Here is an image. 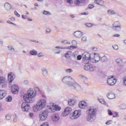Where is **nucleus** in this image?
<instances>
[{
  "instance_id": "obj_1",
  "label": "nucleus",
  "mask_w": 126,
  "mask_h": 126,
  "mask_svg": "<svg viewBox=\"0 0 126 126\" xmlns=\"http://www.w3.org/2000/svg\"><path fill=\"white\" fill-rule=\"evenodd\" d=\"M36 96V91L34 90L32 88H30L27 93L24 95L23 98L26 102H23L21 104V109L23 112L26 113H29L31 107L30 104L28 103H33L34 102L35 99L34 98Z\"/></svg>"
},
{
  "instance_id": "obj_2",
  "label": "nucleus",
  "mask_w": 126,
  "mask_h": 126,
  "mask_svg": "<svg viewBox=\"0 0 126 126\" xmlns=\"http://www.w3.org/2000/svg\"><path fill=\"white\" fill-rule=\"evenodd\" d=\"M61 107L54 103H51L49 105V108L45 110H42L39 114V119L41 122H44L47 120L49 116V113H55V111H61Z\"/></svg>"
},
{
  "instance_id": "obj_3",
  "label": "nucleus",
  "mask_w": 126,
  "mask_h": 126,
  "mask_svg": "<svg viewBox=\"0 0 126 126\" xmlns=\"http://www.w3.org/2000/svg\"><path fill=\"white\" fill-rule=\"evenodd\" d=\"M62 81L64 84H66L71 89H74V90H76V91H82V90L81 86L75 82L74 79L69 76H64Z\"/></svg>"
},
{
  "instance_id": "obj_4",
  "label": "nucleus",
  "mask_w": 126,
  "mask_h": 126,
  "mask_svg": "<svg viewBox=\"0 0 126 126\" xmlns=\"http://www.w3.org/2000/svg\"><path fill=\"white\" fill-rule=\"evenodd\" d=\"M47 105V100L46 99H39L36 105L33 107V111L34 113H37L38 111H42Z\"/></svg>"
},
{
  "instance_id": "obj_5",
  "label": "nucleus",
  "mask_w": 126,
  "mask_h": 126,
  "mask_svg": "<svg viewBox=\"0 0 126 126\" xmlns=\"http://www.w3.org/2000/svg\"><path fill=\"white\" fill-rule=\"evenodd\" d=\"M87 112L88 116L87 120L88 122H90V123L95 122V120H96V112H97V109L94 107H90Z\"/></svg>"
},
{
  "instance_id": "obj_6",
  "label": "nucleus",
  "mask_w": 126,
  "mask_h": 126,
  "mask_svg": "<svg viewBox=\"0 0 126 126\" xmlns=\"http://www.w3.org/2000/svg\"><path fill=\"white\" fill-rule=\"evenodd\" d=\"M92 59L91 60V63H96L99 62L100 60V54L98 53H92L91 54Z\"/></svg>"
},
{
  "instance_id": "obj_7",
  "label": "nucleus",
  "mask_w": 126,
  "mask_h": 126,
  "mask_svg": "<svg viewBox=\"0 0 126 126\" xmlns=\"http://www.w3.org/2000/svg\"><path fill=\"white\" fill-rule=\"evenodd\" d=\"M80 116H81V111L77 110L71 113L69 115V117L71 120H76V119H78Z\"/></svg>"
},
{
  "instance_id": "obj_8",
  "label": "nucleus",
  "mask_w": 126,
  "mask_h": 126,
  "mask_svg": "<svg viewBox=\"0 0 126 126\" xmlns=\"http://www.w3.org/2000/svg\"><path fill=\"white\" fill-rule=\"evenodd\" d=\"M82 58L83 61H86V63H89L91 62V60L92 57H91V54L87 52H85L82 54Z\"/></svg>"
},
{
  "instance_id": "obj_9",
  "label": "nucleus",
  "mask_w": 126,
  "mask_h": 126,
  "mask_svg": "<svg viewBox=\"0 0 126 126\" xmlns=\"http://www.w3.org/2000/svg\"><path fill=\"white\" fill-rule=\"evenodd\" d=\"M107 83L110 86H113V85H115V84L117 83V79L114 78V76H111L108 78Z\"/></svg>"
},
{
  "instance_id": "obj_10",
  "label": "nucleus",
  "mask_w": 126,
  "mask_h": 126,
  "mask_svg": "<svg viewBox=\"0 0 126 126\" xmlns=\"http://www.w3.org/2000/svg\"><path fill=\"white\" fill-rule=\"evenodd\" d=\"M78 107L80 109H86L88 107V103L85 100L80 101L78 103Z\"/></svg>"
},
{
  "instance_id": "obj_11",
  "label": "nucleus",
  "mask_w": 126,
  "mask_h": 126,
  "mask_svg": "<svg viewBox=\"0 0 126 126\" xmlns=\"http://www.w3.org/2000/svg\"><path fill=\"white\" fill-rule=\"evenodd\" d=\"M71 111H72V108H71V107H67L62 113V115L63 117H66V116L69 115L70 113H71Z\"/></svg>"
},
{
  "instance_id": "obj_12",
  "label": "nucleus",
  "mask_w": 126,
  "mask_h": 126,
  "mask_svg": "<svg viewBox=\"0 0 126 126\" xmlns=\"http://www.w3.org/2000/svg\"><path fill=\"white\" fill-rule=\"evenodd\" d=\"M84 68L85 70H87L88 71H93V70L96 68V67L92 64H88L85 65L84 66Z\"/></svg>"
},
{
  "instance_id": "obj_13",
  "label": "nucleus",
  "mask_w": 126,
  "mask_h": 126,
  "mask_svg": "<svg viewBox=\"0 0 126 126\" xmlns=\"http://www.w3.org/2000/svg\"><path fill=\"white\" fill-rule=\"evenodd\" d=\"M11 92L13 94H17L19 90V88L17 85H14L11 88Z\"/></svg>"
},
{
  "instance_id": "obj_14",
  "label": "nucleus",
  "mask_w": 126,
  "mask_h": 126,
  "mask_svg": "<svg viewBox=\"0 0 126 126\" xmlns=\"http://www.w3.org/2000/svg\"><path fill=\"white\" fill-rule=\"evenodd\" d=\"M115 63H116L118 66L123 67L124 66V60L122 58H118L115 60Z\"/></svg>"
},
{
  "instance_id": "obj_15",
  "label": "nucleus",
  "mask_w": 126,
  "mask_h": 126,
  "mask_svg": "<svg viewBox=\"0 0 126 126\" xmlns=\"http://www.w3.org/2000/svg\"><path fill=\"white\" fill-rule=\"evenodd\" d=\"M7 84L5 78L0 76V85H2V87L3 88L6 86Z\"/></svg>"
},
{
  "instance_id": "obj_16",
  "label": "nucleus",
  "mask_w": 126,
  "mask_h": 126,
  "mask_svg": "<svg viewBox=\"0 0 126 126\" xmlns=\"http://www.w3.org/2000/svg\"><path fill=\"white\" fill-rule=\"evenodd\" d=\"M15 78V74L13 72H9L8 74V81L9 82L11 83Z\"/></svg>"
},
{
  "instance_id": "obj_17",
  "label": "nucleus",
  "mask_w": 126,
  "mask_h": 126,
  "mask_svg": "<svg viewBox=\"0 0 126 126\" xmlns=\"http://www.w3.org/2000/svg\"><path fill=\"white\" fill-rule=\"evenodd\" d=\"M4 7L6 11H10V10H11V9H13L12 5H11V4L8 2H6L4 3Z\"/></svg>"
},
{
  "instance_id": "obj_18",
  "label": "nucleus",
  "mask_w": 126,
  "mask_h": 126,
  "mask_svg": "<svg viewBox=\"0 0 126 126\" xmlns=\"http://www.w3.org/2000/svg\"><path fill=\"white\" fill-rule=\"evenodd\" d=\"M76 102H77L76 99L74 98H70L68 100V104L69 106H74V105L76 104Z\"/></svg>"
},
{
  "instance_id": "obj_19",
  "label": "nucleus",
  "mask_w": 126,
  "mask_h": 126,
  "mask_svg": "<svg viewBox=\"0 0 126 126\" xmlns=\"http://www.w3.org/2000/svg\"><path fill=\"white\" fill-rule=\"evenodd\" d=\"M58 49H60L61 50H64V49H66V47H63L61 46H56L53 49L54 52H55V54H60V50Z\"/></svg>"
},
{
  "instance_id": "obj_20",
  "label": "nucleus",
  "mask_w": 126,
  "mask_h": 126,
  "mask_svg": "<svg viewBox=\"0 0 126 126\" xmlns=\"http://www.w3.org/2000/svg\"><path fill=\"white\" fill-rule=\"evenodd\" d=\"M6 96V91L0 90V100H2Z\"/></svg>"
},
{
  "instance_id": "obj_21",
  "label": "nucleus",
  "mask_w": 126,
  "mask_h": 126,
  "mask_svg": "<svg viewBox=\"0 0 126 126\" xmlns=\"http://www.w3.org/2000/svg\"><path fill=\"white\" fill-rule=\"evenodd\" d=\"M107 97L108 99H115L116 98V94L112 92H110L107 94Z\"/></svg>"
},
{
  "instance_id": "obj_22",
  "label": "nucleus",
  "mask_w": 126,
  "mask_h": 126,
  "mask_svg": "<svg viewBox=\"0 0 126 126\" xmlns=\"http://www.w3.org/2000/svg\"><path fill=\"white\" fill-rule=\"evenodd\" d=\"M41 72L43 77H47L48 76V70H47V68H42Z\"/></svg>"
},
{
  "instance_id": "obj_23",
  "label": "nucleus",
  "mask_w": 126,
  "mask_h": 126,
  "mask_svg": "<svg viewBox=\"0 0 126 126\" xmlns=\"http://www.w3.org/2000/svg\"><path fill=\"white\" fill-rule=\"evenodd\" d=\"M83 35V33L80 31H76L74 33V36L76 38H80Z\"/></svg>"
},
{
  "instance_id": "obj_24",
  "label": "nucleus",
  "mask_w": 126,
  "mask_h": 126,
  "mask_svg": "<svg viewBox=\"0 0 126 126\" xmlns=\"http://www.w3.org/2000/svg\"><path fill=\"white\" fill-rule=\"evenodd\" d=\"M94 3L100 6H103L104 4V1L103 0H95Z\"/></svg>"
},
{
  "instance_id": "obj_25",
  "label": "nucleus",
  "mask_w": 126,
  "mask_h": 126,
  "mask_svg": "<svg viewBox=\"0 0 126 126\" xmlns=\"http://www.w3.org/2000/svg\"><path fill=\"white\" fill-rule=\"evenodd\" d=\"M52 120L53 122H58L60 120V116L59 114H54L52 117Z\"/></svg>"
},
{
  "instance_id": "obj_26",
  "label": "nucleus",
  "mask_w": 126,
  "mask_h": 126,
  "mask_svg": "<svg viewBox=\"0 0 126 126\" xmlns=\"http://www.w3.org/2000/svg\"><path fill=\"white\" fill-rule=\"evenodd\" d=\"M7 47L8 51H9L12 53L15 52V49L13 48V46H12V45H9L7 46Z\"/></svg>"
},
{
  "instance_id": "obj_27",
  "label": "nucleus",
  "mask_w": 126,
  "mask_h": 126,
  "mask_svg": "<svg viewBox=\"0 0 126 126\" xmlns=\"http://www.w3.org/2000/svg\"><path fill=\"white\" fill-rule=\"evenodd\" d=\"M85 0H75V4H80V3H84Z\"/></svg>"
},
{
  "instance_id": "obj_28",
  "label": "nucleus",
  "mask_w": 126,
  "mask_h": 126,
  "mask_svg": "<svg viewBox=\"0 0 126 126\" xmlns=\"http://www.w3.org/2000/svg\"><path fill=\"white\" fill-rule=\"evenodd\" d=\"M100 61L102 63H105V62H107V61H108V58L106 57V56H103V57H100Z\"/></svg>"
},
{
  "instance_id": "obj_29",
  "label": "nucleus",
  "mask_w": 126,
  "mask_h": 126,
  "mask_svg": "<svg viewBox=\"0 0 126 126\" xmlns=\"http://www.w3.org/2000/svg\"><path fill=\"white\" fill-rule=\"evenodd\" d=\"M30 54L32 56H37V52L35 49H33L30 52Z\"/></svg>"
},
{
  "instance_id": "obj_30",
  "label": "nucleus",
  "mask_w": 126,
  "mask_h": 126,
  "mask_svg": "<svg viewBox=\"0 0 126 126\" xmlns=\"http://www.w3.org/2000/svg\"><path fill=\"white\" fill-rule=\"evenodd\" d=\"M70 57H71V52L68 51L65 53V58H66V59H69Z\"/></svg>"
},
{
  "instance_id": "obj_31",
  "label": "nucleus",
  "mask_w": 126,
  "mask_h": 126,
  "mask_svg": "<svg viewBox=\"0 0 126 126\" xmlns=\"http://www.w3.org/2000/svg\"><path fill=\"white\" fill-rule=\"evenodd\" d=\"M113 28L121 26V23L119 21L115 22L112 25Z\"/></svg>"
},
{
  "instance_id": "obj_32",
  "label": "nucleus",
  "mask_w": 126,
  "mask_h": 126,
  "mask_svg": "<svg viewBox=\"0 0 126 126\" xmlns=\"http://www.w3.org/2000/svg\"><path fill=\"white\" fill-rule=\"evenodd\" d=\"M107 13L109 15H114V14H116V12L113 10H108L107 11Z\"/></svg>"
},
{
  "instance_id": "obj_33",
  "label": "nucleus",
  "mask_w": 126,
  "mask_h": 126,
  "mask_svg": "<svg viewBox=\"0 0 126 126\" xmlns=\"http://www.w3.org/2000/svg\"><path fill=\"white\" fill-rule=\"evenodd\" d=\"M98 101L101 104H103V105H105V106H108V104L107 103V102H106L105 100L103 99H98Z\"/></svg>"
},
{
  "instance_id": "obj_34",
  "label": "nucleus",
  "mask_w": 126,
  "mask_h": 126,
  "mask_svg": "<svg viewBox=\"0 0 126 126\" xmlns=\"http://www.w3.org/2000/svg\"><path fill=\"white\" fill-rule=\"evenodd\" d=\"M98 101L101 104H103V105H105V106H108V104L107 103V102H106L105 100L103 99H98Z\"/></svg>"
},
{
  "instance_id": "obj_35",
  "label": "nucleus",
  "mask_w": 126,
  "mask_h": 126,
  "mask_svg": "<svg viewBox=\"0 0 126 126\" xmlns=\"http://www.w3.org/2000/svg\"><path fill=\"white\" fill-rule=\"evenodd\" d=\"M121 29V26H117V27H114L113 28V29L114 30H115V31H117V32L120 31Z\"/></svg>"
},
{
  "instance_id": "obj_36",
  "label": "nucleus",
  "mask_w": 126,
  "mask_h": 126,
  "mask_svg": "<svg viewBox=\"0 0 126 126\" xmlns=\"http://www.w3.org/2000/svg\"><path fill=\"white\" fill-rule=\"evenodd\" d=\"M61 43L62 44H63V45H66V44H70V42L67 40H62L61 41Z\"/></svg>"
},
{
  "instance_id": "obj_37",
  "label": "nucleus",
  "mask_w": 126,
  "mask_h": 126,
  "mask_svg": "<svg viewBox=\"0 0 126 126\" xmlns=\"http://www.w3.org/2000/svg\"><path fill=\"white\" fill-rule=\"evenodd\" d=\"M12 100V97L11 95H9L6 98V101L7 102H11Z\"/></svg>"
},
{
  "instance_id": "obj_38",
  "label": "nucleus",
  "mask_w": 126,
  "mask_h": 126,
  "mask_svg": "<svg viewBox=\"0 0 126 126\" xmlns=\"http://www.w3.org/2000/svg\"><path fill=\"white\" fill-rule=\"evenodd\" d=\"M42 13L44 14V15H51V13L46 10H44Z\"/></svg>"
},
{
  "instance_id": "obj_39",
  "label": "nucleus",
  "mask_w": 126,
  "mask_h": 126,
  "mask_svg": "<svg viewBox=\"0 0 126 126\" xmlns=\"http://www.w3.org/2000/svg\"><path fill=\"white\" fill-rule=\"evenodd\" d=\"M123 85L126 86V75L123 78Z\"/></svg>"
},
{
  "instance_id": "obj_40",
  "label": "nucleus",
  "mask_w": 126,
  "mask_h": 126,
  "mask_svg": "<svg viewBox=\"0 0 126 126\" xmlns=\"http://www.w3.org/2000/svg\"><path fill=\"white\" fill-rule=\"evenodd\" d=\"M65 2L68 3L69 4H72L73 3V1L72 0H64Z\"/></svg>"
},
{
  "instance_id": "obj_41",
  "label": "nucleus",
  "mask_w": 126,
  "mask_h": 126,
  "mask_svg": "<svg viewBox=\"0 0 126 126\" xmlns=\"http://www.w3.org/2000/svg\"><path fill=\"white\" fill-rule=\"evenodd\" d=\"M23 85H29V82L27 80H25L23 81Z\"/></svg>"
},
{
  "instance_id": "obj_42",
  "label": "nucleus",
  "mask_w": 126,
  "mask_h": 126,
  "mask_svg": "<svg viewBox=\"0 0 126 126\" xmlns=\"http://www.w3.org/2000/svg\"><path fill=\"white\" fill-rule=\"evenodd\" d=\"M11 118V115L9 114H7L5 116L6 120H7L8 121H9V120H10Z\"/></svg>"
},
{
  "instance_id": "obj_43",
  "label": "nucleus",
  "mask_w": 126,
  "mask_h": 126,
  "mask_svg": "<svg viewBox=\"0 0 126 126\" xmlns=\"http://www.w3.org/2000/svg\"><path fill=\"white\" fill-rule=\"evenodd\" d=\"M73 70H72V69H70V68H68L65 70V72H66V73H70V72H73Z\"/></svg>"
},
{
  "instance_id": "obj_44",
  "label": "nucleus",
  "mask_w": 126,
  "mask_h": 126,
  "mask_svg": "<svg viewBox=\"0 0 126 126\" xmlns=\"http://www.w3.org/2000/svg\"><path fill=\"white\" fill-rule=\"evenodd\" d=\"M121 109H126V105L125 104H121L120 106Z\"/></svg>"
},
{
  "instance_id": "obj_45",
  "label": "nucleus",
  "mask_w": 126,
  "mask_h": 126,
  "mask_svg": "<svg viewBox=\"0 0 126 126\" xmlns=\"http://www.w3.org/2000/svg\"><path fill=\"white\" fill-rule=\"evenodd\" d=\"M44 53L40 52L39 54H37V57H38L39 58H41L42 57H44Z\"/></svg>"
},
{
  "instance_id": "obj_46",
  "label": "nucleus",
  "mask_w": 126,
  "mask_h": 126,
  "mask_svg": "<svg viewBox=\"0 0 126 126\" xmlns=\"http://www.w3.org/2000/svg\"><path fill=\"white\" fill-rule=\"evenodd\" d=\"M112 48H113L114 50H119V46L117 45H113Z\"/></svg>"
},
{
  "instance_id": "obj_47",
  "label": "nucleus",
  "mask_w": 126,
  "mask_h": 126,
  "mask_svg": "<svg viewBox=\"0 0 126 126\" xmlns=\"http://www.w3.org/2000/svg\"><path fill=\"white\" fill-rule=\"evenodd\" d=\"M72 44L74 45V46H76V45H77V42L76 40H73L72 41Z\"/></svg>"
},
{
  "instance_id": "obj_48",
  "label": "nucleus",
  "mask_w": 126,
  "mask_h": 126,
  "mask_svg": "<svg viewBox=\"0 0 126 126\" xmlns=\"http://www.w3.org/2000/svg\"><path fill=\"white\" fill-rule=\"evenodd\" d=\"M68 49H70V50H72L73 49H76V47L73 45H71L69 46Z\"/></svg>"
},
{
  "instance_id": "obj_49",
  "label": "nucleus",
  "mask_w": 126,
  "mask_h": 126,
  "mask_svg": "<svg viewBox=\"0 0 126 126\" xmlns=\"http://www.w3.org/2000/svg\"><path fill=\"white\" fill-rule=\"evenodd\" d=\"M81 59H82V56H81V55H78L77 57V61H80V60H81Z\"/></svg>"
},
{
  "instance_id": "obj_50",
  "label": "nucleus",
  "mask_w": 126,
  "mask_h": 126,
  "mask_svg": "<svg viewBox=\"0 0 126 126\" xmlns=\"http://www.w3.org/2000/svg\"><path fill=\"white\" fill-rule=\"evenodd\" d=\"M108 115H109V116H113V112L111 110L108 109Z\"/></svg>"
},
{
  "instance_id": "obj_51",
  "label": "nucleus",
  "mask_w": 126,
  "mask_h": 126,
  "mask_svg": "<svg viewBox=\"0 0 126 126\" xmlns=\"http://www.w3.org/2000/svg\"><path fill=\"white\" fill-rule=\"evenodd\" d=\"M112 123H113V121H112V120H109V121L106 122V125H111V124H112Z\"/></svg>"
},
{
  "instance_id": "obj_52",
  "label": "nucleus",
  "mask_w": 126,
  "mask_h": 126,
  "mask_svg": "<svg viewBox=\"0 0 126 126\" xmlns=\"http://www.w3.org/2000/svg\"><path fill=\"white\" fill-rule=\"evenodd\" d=\"M40 126H49V124L47 122L44 123Z\"/></svg>"
},
{
  "instance_id": "obj_53",
  "label": "nucleus",
  "mask_w": 126,
  "mask_h": 126,
  "mask_svg": "<svg viewBox=\"0 0 126 126\" xmlns=\"http://www.w3.org/2000/svg\"><path fill=\"white\" fill-rule=\"evenodd\" d=\"M86 26H87V27H92V24L87 23V24H86Z\"/></svg>"
},
{
  "instance_id": "obj_54",
  "label": "nucleus",
  "mask_w": 126,
  "mask_h": 126,
  "mask_svg": "<svg viewBox=\"0 0 126 126\" xmlns=\"http://www.w3.org/2000/svg\"><path fill=\"white\" fill-rule=\"evenodd\" d=\"M113 118H118V117H119V113L115 112V115H113Z\"/></svg>"
},
{
  "instance_id": "obj_55",
  "label": "nucleus",
  "mask_w": 126,
  "mask_h": 126,
  "mask_svg": "<svg viewBox=\"0 0 126 126\" xmlns=\"http://www.w3.org/2000/svg\"><path fill=\"white\" fill-rule=\"evenodd\" d=\"M14 14H15V15L16 16H17L18 17H20V14H19L18 13V12H17V11H15Z\"/></svg>"
},
{
  "instance_id": "obj_56",
  "label": "nucleus",
  "mask_w": 126,
  "mask_h": 126,
  "mask_svg": "<svg viewBox=\"0 0 126 126\" xmlns=\"http://www.w3.org/2000/svg\"><path fill=\"white\" fill-rule=\"evenodd\" d=\"M29 117H30V118H33L34 117V113H30L29 114Z\"/></svg>"
},
{
  "instance_id": "obj_57",
  "label": "nucleus",
  "mask_w": 126,
  "mask_h": 126,
  "mask_svg": "<svg viewBox=\"0 0 126 126\" xmlns=\"http://www.w3.org/2000/svg\"><path fill=\"white\" fill-rule=\"evenodd\" d=\"M92 50H93V51H96L97 50H98V48H97L96 47H92Z\"/></svg>"
},
{
  "instance_id": "obj_58",
  "label": "nucleus",
  "mask_w": 126,
  "mask_h": 126,
  "mask_svg": "<svg viewBox=\"0 0 126 126\" xmlns=\"http://www.w3.org/2000/svg\"><path fill=\"white\" fill-rule=\"evenodd\" d=\"M93 7H94V6L93 5V4H90L88 6V8H90V9L93 8Z\"/></svg>"
},
{
  "instance_id": "obj_59",
  "label": "nucleus",
  "mask_w": 126,
  "mask_h": 126,
  "mask_svg": "<svg viewBox=\"0 0 126 126\" xmlns=\"http://www.w3.org/2000/svg\"><path fill=\"white\" fill-rule=\"evenodd\" d=\"M22 17L23 19H27V18H28L27 16L24 15H22Z\"/></svg>"
},
{
  "instance_id": "obj_60",
  "label": "nucleus",
  "mask_w": 126,
  "mask_h": 126,
  "mask_svg": "<svg viewBox=\"0 0 126 126\" xmlns=\"http://www.w3.org/2000/svg\"><path fill=\"white\" fill-rule=\"evenodd\" d=\"M82 41H86V40H87V37H86V36H83L82 38Z\"/></svg>"
},
{
  "instance_id": "obj_61",
  "label": "nucleus",
  "mask_w": 126,
  "mask_h": 126,
  "mask_svg": "<svg viewBox=\"0 0 126 126\" xmlns=\"http://www.w3.org/2000/svg\"><path fill=\"white\" fill-rule=\"evenodd\" d=\"M36 91L38 92V93H41V91L40 90V89L39 88L37 87L36 88Z\"/></svg>"
},
{
  "instance_id": "obj_62",
  "label": "nucleus",
  "mask_w": 126,
  "mask_h": 126,
  "mask_svg": "<svg viewBox=\"0 0 126 126\" xmlns=\"http://www.w3.org/2000/svg\"><path fill=\"white\" fill-rule=\"evenodd\" d=\"M46 32H47L48 33H50V32H51V29H47L46 30Z\"/></svg>"
},
{
  "instance_id": "obj_63",
  "label": "nucleus",
  "mask_w": 126,
  "mask_h": 126,
  "mask_svg": "<svg viewBox=\"0 0 126 126\" xmlns=\"http://www.w3.org/2000/svg\"><path fill=\"white\" fill-rule=\"evenodd\" d=\"M16 122H17V118L16 117H15L13 119V122L16 123Z\"/></svg>"
},
{
  "instance_id": "obj_64",
  "label": "nucleus",
  "mask_w": 126,
  "mask_h": 126,
  "mask_svg": "<svg viewBox=\"0 0 126 126\" xmlns=\"http://www.w3.org/2000/svg\"><path fill=\"white\" fill-rule=\"evenodd\" d=\"M120 36L121 35L119 34H115L113 35L114 37H120Z\"/></svg>"
}]
</instances>
